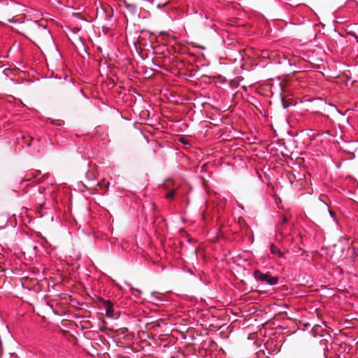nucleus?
<instances>
[{"mask_svg": "<svg viewBox=\"0 0 358 358\" xmlns=\"http://www.w3.org/2000/svg\"><path fill=\"white\" fill-rule=\"evenodd\" d=\"M103 302V307L106 309V315L107 317H113L114 310L113 308V303L110 301H105L101 299Z\"/></svg>", "mask_w": 358, "mask_h": 358, "instance_id": "39448f33", "label": "nucleus"}, {"mask_svg": "<svg viewBox=\"0 0 358 358\" xmlns=\"http://www.w3.org/2000/svg\"><path fill=\"white\" fill-rule=\"evenodd\" d=\"M175 194V189H172L171 192L167 193L165 196V197L168 199H172Z\"/></svg>", "mask_w": 358, "mask_h": 358, "instance_id": "9d476101", "label": "nucleus"}, {"mask_svg": "<svg viewBox=\"0 0 358 358\" xmlns=\"http://www.w3.org/2000/svg\"><path fill=\"white\" fill-rule=\"evenodd\" d=\"M310 214L316 222L322 224H324L329 217H334L335 215V213L330 210L328 205L322 200L315 203Z\"/></svg>", "mask_w": 358, "mask_h": 358, "instance_id": "f257e3e1", "label": "nucleus"}, {"mask_svg": "<svg viewBox=\"0 0 358 358\" xmlns=\"http://www.w3.org/2000/svg\"><path fill=\"white\" fill-rule=\"evenodd\" d=\"M271 251L273 254L277 255L279 257H282L284 255L274 244L271 245Z\"/></svg>", "mask_w": 358, "mask_h": 358, "instance_id": "6e6552de", "label": "nucleus"}, {"mask_svg": "<svg viewBox=\"0 0 358 358\" xmlns=\"http://www.w3.org/2000/svg\"><path fill=\"white\" fill-rule=\"evenodd\" d=\"M289 220V215H284L282 217V220L278 224V229L282 233V231L286 228L287 224Z\"/></svg>", "mask_w": 358, "mask_h": 358, "instance_id": "423d86ee", "label": "nucleus"}, {"mask_svg": "<svg viewBox=\"0 0 358 358\" xmlns=\"http://www.w3.org/2000/svg\"><path fill=\"white\" fill-rule=\"evenodd\" d=\"M254 277L256 280L266 282L269 285H275L278 282V276H272L268 272L264 273L259 270H255Z\"/></svg>", "mask_w": 358, "mask_h": 358, "instance_id": "f03ea898", "label": "nucleus"}, {"mask_svg": "<svg viewBox=\"0 0 358 358\" xmlns=\"http://www.w3.org/2000/svg\"><path fill=\"white\" fill-rule=\"evenodd\" d=\"M42 29L45 34L48 35V31L45 30V27L41 28L38 24H35L31 27L30 34L34 38H38L41 36L40 30Z\"/></svg>", "mask_w": 358, "mask_h": 358, "instance_id": "20e7f679", "label": "nucleus"}, {"mask_svg": "<svg viewBox=\"0 0 358 358\" xmlns=\"http://www.w3.org/2000/svg\"><path fill=\"white\" fill-rule=\"evenodd\" d=\"M105 11L106 13H108V18L110 19L112 17V13H113L112 8L110 6H106L105 8Z\"/></svg>", "mask_w": 358, "mask_h": 358, "instance_id": "9b49d317", "label": "nucleus"}, {"mask_svg": "<svg viewBox=\"0 0 358 358\" xmlns=\"http://www.w3.org/2000/svg\"><path fill=\"white\" fill-rule=\"evenodd\" d=\"M347 34L353 36L357 41V31H348Z\"/></svg>", "mask_w": 358, "mask_h": 358, "instance_id": "f8f14e48", "label": "nucleus"}, {"mask_svg": "<svg viewBox=\"0 0 358 358\" xmlns=\"http://www.w3.org/2000/svg\"><path fill=\"white\" fill-rule=\"evenodd\" d=\"M124 6L126 9L127 10L128 13L131 14V15H136L138 13V9L136 5L134 4H129L127 2L124 1Z\"/></svg>", "mask_w": 358, "mask_h": 358, "instance_id": "0eeeda50", "label": "nucleus"}, {"mask_svg": "<svg viewBox=\"0 0 358 358\" xmlns=\"http://www.w3.org/2000/svg\"><path fill=\"white\" fill-rule=\"evenodd\" d=\"M95 180V175L92 171H88L86 173V180L82 181L83 185L87 188V189H92L95 186H101V182H96L94 181Z\"/></svg>", "mask_w": 358, "mask_h": 358, "instance_id": "7ed1b4c3", "label": "nucleus"}, {"mask_svg": "<svg viewBox=\"0 0 358 358\" xmlns=\"http://www.w3.org/2000/svg\"><path fill=\"white\" fill-rule=\"evenodd\" d=\"M282 103L284 108H287L291 104L289 100H286L285 97H282Z\"/></svg>", "mask_w": 358, "mask_h": 358, "instance_id": "1a4fd4ad", "label": "nucleus"}, {"mask_svg": "<svg viewBox=\"0 0 358 358\" xmlns=\"http://www.w3.org/2000/svg\"><path fill=\"white\" fill-rule=\"evenodd\" d=\"M108 187H109V182H107L106 184V190L108 189Z\"/></svg>", "mask_w": 358, "mask_h": 358, "instance_id": "ddd939ff", "label": "nucleus"}, {"mask_svg": "<svg viewBox=\"0 0 358 358\" xmlns=\"http://www.w3.org/2000/svg\"><path fill=\"white\" fill-rule=\"evenodd\" d=\"M357 43H358V29H357Z\"/></svg>", "mask_w": 358, "mask_h": 358, "instance_id": "4468645a", "label": "nucleus"}]
</instances>
